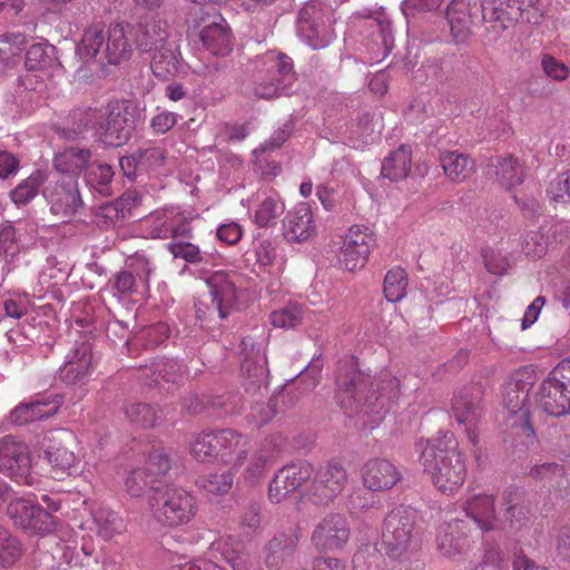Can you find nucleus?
<instances>
[{"label": "nucleus", "instance_id": "774afa93", "mask_svg": "<svg viewBox=\"0 0 570 570\" xmlns=\"http://www.w3.org/2000/svg\"><path fill=\"white\" fill-rule=\"evenodd\" d=\"M483 259L487 269L494 275H503L510 267L508 257L502 255L500 250L485 249L483 252Z\"/></svg>", "mask_w": 570, "mask_h": 570}, {"label": "nucleus", "instance_id": "6ab92c4d", "mask_svg": "<svg viewBox=\"0 0 570 570\" xmlns=\"http://www.w3.org/2000/svg\"><path fill=\"white\" fill-rule=\"evenodd\" d=\"M351 538V528L345 515L326 514L314 528L311 542L318 551L342 550Z\"/></svg>", "mask_w": 570, "mask_h": 570}, {"label": "nucleus", "instance_id": "7ed1b4c3", "mask_svg": "<svg viewBox=\"0 0 570 570\" xmlns=\"http://www.w3.org/2000/svg\"><path fill=\"white\" fill-rule=\"evenodd\" d=\"M132 30L122 23L106 27L101 22L90 24L77 47V53L85 62L97 60L101 63H119L130 57L132 45L128 33Z\"/></svg>", "mask_w": 570, "mask_h": 570}, {"label": "nucleus", "instance_id": "4c0bfd02", "mask_svg": "<svg viewBox=\"0 0 570 570\" xmlns=\"http://www.w3.org/2000/svg\"><path fill=\"white\" fill-rule=\"evenodd\" d=\"M286 443L282 434H273L268 436L261 450L253 456L249 465L245 470V479L252 483L259 480L266 469V465L274 460L276 454L284 448Z\"/></svg>", "mask_w": 570, "mask_h": 570}, {"label": "nucleus", "instance_id": "4be33fe9", "mask_svg": "<svg viewBox=\"0 0 570 570\" xmlns=\"http://www.w3.org/2000/svg\"><path fill=\"white\" fill-rule=\"evenodd\" d=\"M446 18L456 42L465 41L473 26L481 22H493L490 17H484L483 3L481 4V14H479V7L474 4L472 8L469 0H452L448 6Z\"/></svg>", "mask_w": 570, "mask_h": 570}, {"label": "nucleus", "instance_id": "ddd939ff", "mask_svg": "<svg viewBox=\"0 0 570 570\" xmlns=\"http://www.w3.org/2000/svg\"><path fill=\"white\" fill-rule=\"evenodd\" d=\"M484 17H490L499 32L512 21L537 23L542 16L540 0H489L483 1Z\"/></svg>", "mask_w": 570, "mask_h": 570}, {"label": "nucleus", "instance_id": "1a4fd4ad", "mask_svg": "<svg viewBox=\"0 0 570 570\" xmlns=\"http://www.w3.org/2000/svg\"><path fill=\"white\" fill-rule=\"evenodd\" d=\"M376 246V235L367 226L352 225L342 236L336 263L343 271L355 273L363 269Z\"/></svg>", "mask_w": 570, "mask_h": 570}, {"label": "nucleus", "instance_id": "c756f323", "mask_svg": "<svg viewBox=\"0 0 570 570\" xmlns=\"http://www.w3.org/2000/svg\"><path fill=\"white\" fill-rule=\"evenodd\" d=\"M51 444L45 450V456L50 464V472L53 479H62L65 475H71L77 470L78 459L68 444L72 442V436L68 433L63 438H52Z\"/></svg>", "mask_w": 570, "mask_h": 570}, {"label": "nucleus", "instance_id": "393cba45", "mask_svg": "<svg viewBox=\"0 0 570 570\" xmlns=\"http://www.w3.org/2000/svg\"><path fill=\"white\" fill-rule=\"evenodd\" d=\"M465 528V523L458 519L440 525L435 544L442 557L452 559L470 550L471 540Z\"/></svg>", "mask_w": 570, "mask_h": 570}, {"label": "nucleus", "instance_id": "c03bdc74", "mask_svg": "<svg viewBox=\"0 0 570 570\" xmlns=\"http://www.w3.org/2000/svg\"><path fill=\"white\" fill-rule=\"evenodd\" d=\"M193 456L203 462L219 461L220 430L199 433L190 445Z\"/></svg>", "mask_w": 570, "mask_h": 570}, {"label": "nucleus", "instance_id": "c85d7f7f", "mask_svg": "<svg viewBox=\"0 0 570 570\" xmlns=\"http://www.w3.org/2000/svg\"><path fill=\"white\" fill-rule=\"evenodd\" d=\"M252 443L248 435L234 430H220L219 462L238 470L248 459Z\"/></svg>", "mask_w": 570, "mask_h": 570}, {"label": "nucleus", "instance_id": "0eeeda50", "mask_svg": "<svg viewBox=\"0 0 570 570\" xmlns=\"http://www.w3.org/2000/svg\"><path fill=\"white\" fill-rule=\"evenodd\" d=\"M334 22L332 3L311 0L299 10L297 18L298 37L311 48L323 49L335 38Z\"/></svg>", "mask_w": 570, "mask_h": 570}, {"label": "nucleus", "instance_id": "3c124183", "mask_svg": "<svg viewBox=\"0 0 570 570\" xmlns=\"http://www.w3.org/2000/svg\"><path fill=\"white\" fill-rule=\"evenodd\" d=\"M86 173L87 184L96 189L99 194H109V184L114 176L111 166L107 164H89Z\"/></svg>", "mask_w": 570, "mask_h": 570}, {"label": "nucleus", "instance_id": "6e6d98bb", "mask_svg": "<svg viewBox=\"0 0 570 570\" xmlns=\"http://www.w3.org/2000/svg\"><path fill=\"white\" fill-rule=\"evenodd\" d=\"M125 414L132 424L141 428H153L158 420L156 411L146 403L129 404L125 409Z\"/></svg>", "mask_w": 570, "mask_h": 570}, {"label": "nucleus", "instance_id": "bf43d9fd", "mask_svg": "<svg viewBox=\"0 0 570 570\" xmlns=\"http://www.w3.org/2000/svg\"><path fill=\"white\" fill-rule=\"evenodd\" d=\"M234 482V473L228 470L222 473H210L199 480L200 487L213 494L227 493Z\"/></svg>", "mask_w": 570, "mask_h": 570}, {"label": "nucleus", "instance_id": "39448f33", "mask_svg": "<svg viewBox=\"0 0 570 570\" xmlns=\"http://www.w3.org/2000/svg\"><path fill=\"white\" fill-rule=\"evenodd\" d=\"M148 507L156 522L165 527L189 523L197 513L196 498L181 488L163 487L148 497Z\"/></svg>", "mask_w": 570, "mask_h": 570}, {"label": "nucleus", "instance_id": "dca6fc26", "mask_svg": "<svg viewBox=\"0 0 570 570\" xmlns=\"http://www.w3.org/2000/svg\"><path fill=\"white\" fill-rule=\"evenodd\" d=\"M190 219L178 207L156 210L144 217L138 224V232L144 238L166 239L176 236H187L189 228L186 222Z\"/></svg>", "mask_w": 570, "mask_h": 570}, {"label": "nucleus", "instance_id": "09e8293b", "mask_svg": "<svg viewBox=\"0 0 570 570\" xmlns=\"http://www.w3.org/2000/svg\"><path fill=\"white\" fill-rule=\"evenodd\" d=\"M407 285L409 279L404 268L395 266L389 269L383 284V292L386 299L391 303L402 301L406 295Z\"/></svg>", "mask_w": 570, "mask_h": 570}, {"label": "nucleus", "instance_id": "a211bd4d", "mask_svg": "<svg viewBox=\"0 0 570 570\" xmlns=\"http://www.w3.org/2000/svg\"><path fill=\"white\" fill-rule=\"evenodd\" d=\"M8 514L17 527L33 534L46 535L55 530V518L31 500H12L8 507Z\"/></svg>", "mask_w": 570, "mask_h": 570}, {"label": "nucleus", "instance_id": "8fccbe9b", "mask_svg": "<svg viewBox=\"0 0 570 570\" xmlns=\"http://www.w3.org/2000/svg\"><path fill=\"white\" fill-rule=\"evenodd\" d=\"M53 50V47L43 42H37L30 46L26 52L24 65L27 69L43 71L50 67L55 61Z\"/></svg>", "mask_w": 570, "mask_h": 570}, {"label": "nucleus", "instance_id": "e433bc0d", "mask_svg": "<svg viewBox=\"0 0 570 570\" xmlns=\"http://www.w3.org/2000/svg\"><path fill=\"white\" fill-rule=\"evenodd\" d=\"M489 174L505 189H511L523 181L524 168L514 156L494 157L489 164Z\"/></svg>", "mask_w": 570, "mask_h": 570}, {"label": "nucleus", "instance_id": "a18cd8bd", "mask_svg": "<svg viewBox=\"0 0 570 570\" xmlns=\"http://www.w3.org/2000/svg\"><path fill=\"white\" fill-rule=\"evenodd\" d=\"M98 534L104 540H110L125 529L124 520L112 510L100 507L92 513Z\"/></svg>", "mask_w": 570, "mask_h": 570}, {"label": "nucleus", "instance_id": "680f3d73", "mask_svg": "<svg viewBox=\"0 0 570 570\" xmlns=\"http://www.w3.org/2000/svg\"><path fill=\"white\" fill-rule=\"evenodd\" d=\"M137 163L141 171H158L165 164V151L156 146L138 150Z\"/></svg>", "mask_w": 570, "mask_h": 570}, {"label": "nucleus", "instance_id": "cd10ccee", "mask_svg": "<svg viewBox=\"0 0 570 570\" xmlns=\"http://www.w3.org/2000/svg\"><path fill=\"white\" fill-rule=\"evenodd\" d=\"M361 475L364 485L372 491L390 490L401 479L400 471L391 461L379 458L366 461Z\"/></svg>", "mask_w": 570, "mask_h": 570}, {"label": "nucleus", "instance_id": "72a5a7b5", "mask_svg": "<svg viewBox=\"0 0 570 570\" xmlns=\"http://www.w3.org/2000/svg\"><path fill=\"white\" fill-rule=\"evenodd\" d=\"M463 510L482 532L494 530L497 514L492 495L473 494L464 502Z\"/></svg>", "mask_w": 570, "mask_h": 570}, {"label": "nucleus", "instance_id": "473e14b6", "mask_svg": "<svg viewBox=\"0 0 570 570\" xmlns=\"http://www.w3.org/2000/svg\"><path fill=\"white\" fill-rule=\"evenodd\" d=\"M285 204L276 193H257L250 207L252 219L261 228L276 225Z\"/></svg>", "mask_w": 570, "mask_h": 570}, {"label": "nucleus", "instance_id": "423d86ee", "mask_svg": "<svg viewBox=\"0 0 570 570\" xmlns=\"http://www.w3.org/2000/svg\"><path fill=\"white\" fill-rule=\"evenodd\" d=\"M188 35L198 39L202 46L214 56H226L232 51L233 37L225 19L216 11L203 8L190 12L187 20Z\"/></svg>", "mask_w": 570, "mask_h": 570}, {"label": "nucleus", "instance_id": "4468645a", "mask_svg": "<svg viewBox=\"0 0 570 570\" xmlns=\"http://www.w3.org/2000/svg\"><path fill=\"white\" fill-rule=\"evenodd\" d=\"M570 358H562L546 379L539 391V405L549 415L561 416L570 413L567 383L570 379Z\"/></svg>", "mask_w": 570, "mask_h": 570}, {"label": "nucleus", "instance_id": "5fc2aeb1", "mask_svg": "<svg viewBox=\"0 0 570 570\" xmlns=\"http://www.w3.org/2000/svg\"><path fill=\"white\" fill-rule=\"evenodd\" d=\"M43 181L45 176L41 171L31 174L11 191V199L16 204H26L30 202L36 197L38 189Z\"/></svg>", "mask_w": 570, "mask_h": 570}, {"label": "nucleus", "instance_id": "20e7f679", "mask_svg": "<svg viewBox=\"0 0 570 570\" xmlns=\"http://www.w3.org/2000/svg\"><path fill=\"white\" fill-rule=\"evenodd\" d=\"M254 92L265 99L287 94L295 78L291 59L277 51H267L252 62Z\"/></svg>", "mask_w": 570, "mask_h": 570}, {"label": "nucleus", "instance_id": "052dcab7", "mask_svg": "<svg viewBox=\"0 0 570 570\" xmlns=\"http://www.w3.org/2000/svg\"><path fill=\"white\" fill-rule=\"evenodd\" d=\"M268 334L264 328H256L254 333L245 336L240 343V353L244 356H261L266 354Z\"/></svg>", "mask_w": 570, "mask_h": 570}, {"label": "nucleus", "instance_id": "0e129e2a", "mask_svg": "<svg viewBox=\"0 0 570 570\" xmlns=\"http://www.w3.org/2000/svg\"><path fill=\"white\" fill-rule=\"evenodd\" d=\"M2 305L7 317L19 320L28 313L30 299L26 294L12 293L4 297Z\"/></svg>", "mask_w": 570, "mask_h": 570}, {"label": "nucleus", "instance_id": "864d4df0", "mask_svg": "<svg viewBox=\"0 0 570 570\" xmlns=\"http://www.w3.org/2000/svg\"><path fill=\"white\" fill-rule=\"evenodd\" d=\"M91 358H70L59 370V377L67 384L80 382L89 375Z\"/></svg>", "mask_w": 570, "mask_h": 570}, {"label": "nucleus", "instance_id": "c9c22d12", "mask_svg": "<svg viewBox=\"0 0 570 570\" xmlns=\"http://www.w3.org/2000/svg\"><path fill=\"white\" fill-rule=\"evenodd\" d=\"M150 68L157 78L167 79L183 70L180 52L176 40L166 42L154 49Z\"/></svg>", "mask_w": 570, "mask_h": 570}, {"label": "nucleus", "instance_id": "603ef678", "mask_svg": "<svg viewBox=\"0 0 570 570\" xmlns=\"http://www.w3.org/2000/svg\"><path fill=\"white\" fill-rule=\"evenodd\" d=\"M175 258H181L190 264L208 263L213 255L202 252L198 246L187 242H174L167 245Z\"/></svg>", "mask_w": 570, "mask_h": 570}, {"label": "nucleus", "instance_id": "49530a36", "mask_svg": "<svg viewBox=\"0 0 570 570\" xmlns=\"http://www.w3.org/2000/svg\"><path fill=\"white\" fill-rule=\"evenodd\" d=\"M253 254L258 272H267L273 276H278L283 272V264L276 262V248L269 240L257 242L254 245Z\"/></svg>", "mask_w": 570, "mask_h": 570}, {"label": "nucleus", "instance_id": "b1692460", "mask_svg": "<svg viewBox=\"0 0 570 570\" xmlns=\"http://www.w3.org/2000/svg\"><path fill=\"white\" fill-rule=\"evenodd\" d=\"M533 373L528 368H521L512 373L504 382L502 390V403L504 407L520 420L528 417L524 409L530 390L533 385Z\"/></svg>", "mask_w": 570, "mask_h": 570}, {"label": "nucleus", "instance_id": "4d7b16f0", "mask_svg": "<svg viewBox=\"0 0 570 570\" xmlns=\"http://www.w3.org/2000/svg\"><path fill=\"white\" fill-rule=\"evenodd\" d=\"M302 318L303 312L297 304H288L269 315L271 324L278 328H293L302 322Z\"/></svg>", "mask_w": 570, "mask_h": 570}, {"label": "nucleus", "instance_id": "2eb2a0df", "mask_svg": "<svg viewBox=\"0 0 570 570\" xmlns=\"http://www.w3.org/2000/svg\"><path fill=\"white\" fill-rule=\"evenodd\" d=\"M360 26L364 29L363 46L368 53V62L375 63L386 58L393 49L394 37L385 11L382 9L375 17H363Z\"/></svg>", "mask_w": 570, "mask_h": 570}, {"label": "nucleus", "instance_id": "338daca9", "mask_svg": "<svg viewBox=\"0 0 570 570\" xmlns=\"http://www.w3.org/2000/svg\"><path fill=\"white\" fill-rule=\"evenodd\" d=\"M548 250L547 237L541 232H530L527 234L522 252L531 258H540Z\"/></svg>", "mask_w": 570, "mask_h": 570}, {"label": "nucleus", "instance_id": "e2e57ef3", "mask_svg": "<svg viewBox=\"0 0 570 570\" xmlns=\"http://www.w3.org/2000/svg\"><path fill=\"white\" fill-rule=\"evenodd\" d=\"M547 194L554 203H570V171L553 178L548 186Z\"/></svg>", "mask_w": 570, "mask_h": 570}, {"label": "nucleus", "instance_id": "9d476101", "mask_svg": "<svg viewBox=\"0 0 570 570\" xmlns=\"http://www.w3.org/2000/svg\"><path fill=\"white\" fill-rule=\"evenodd\" d=\"M415 523L416 511L410 507L400 505L387 514L382 540L391 558H400L415 546Z\"/></svg>", "mask_w": 570, "mask_h": 570}, {"label": "nucleus", "instance_id": "aec40b11", "mask_svg": "<svg viewBox=\"0 0 570 570\" xmlns=\"http://www.w3.org/2000/svg\"><path fill=\"white\" fill-rule=\"evenodd\" d=\"M380 127L379 119L370 125L368 120L352 124L345 115H327L324 122V134L332 141H341L353 148H360L365 137Z\"/></svg>", "mask_w": 570, "mask_h": 570}, {"label": "nucleus", "instance_id": "de8ad7c7", "mask_svg": "<svg viewBox=\"0 0 570 570\" xmlns=\"http://www.w3.org/2000/svg\"><path fill=\"white\" fill-rule=\"evenodd\" d=\"M24 553L22 542L8 529L0 525V566L10 568L16 564Z\"/></svg>", "mask_w": 570, "mask_h": 570}, {"label": "nucleus", "instance_id": "f3484780", "mask_svg": "<svg viewBox=\"0 0 570 570\" xmlns=\"http://www.w3.org/2000/svg\"><path fill=\"white\" fill-rule=\"evenodd\" d=\"M31 460L28 446L11 436L0 439V473L33 485L36 478L30 473Z\"/></svg>", "mask_w": 570, "mask_h": 570}, {"label": "nucleus", "instance_id": "13d9d810", "mask_svg": "<svg viewBox=\"0 0 570 570\" xmlns=\"http://www.w3.org/2000/svg\"><path fill=\"white\" fill-rule=\"evenodd\" d=\"M26 45L22 35L0 37V70L9 66L20 55Z\"/></svg>", "mask_w": 570, "mask_h": 570}, {"label": "nucleus", "instance_id": "79ce46f5", "mask_svg": "<svg viewBox=\"0 0 570 570\" xmlns=\"http://www.w3.org/2000/svg\"><path fill=\"white\" fill-rule=\"evenodd\" d=\"M443 171L453 181L466 179L474 169V161L464 154L445 151L440 155Z\"/></svg>", "mask_w": 570, "mask_h": 570}, {"label": "nucleus", "instance_id": "37998d69", "mask_svg": "<svg viewBox=\"0 0 570 570\" xmlns=\"http://www.w3.org/2000/svg\"><path fill=\"white\" fill-rule=\"evenodd\" d=\"M411 147L401 145L384 159L382 164V175L390 180L405 178L411 170Z\"/></svg>", "mask_w": 570, "mask_h": 570}, {"label": "nucleus", "instance_id": "ea45409f", "mask_svg": "<svg viewBox=\"0 0 570 570\" xmlns=\"http://www.w3.org/2000/svg\"><path fill=\"white\" fill-rule=\"evenodd\" d=\"M136 45L142 51H153L157 49L159 46L165 45L166 42L173 41L169 39V33L167 31V23L159 19H154L147 23H140L136 27Z\"/></svg>", "mask_w": 570, "mask_h": 570}, {"label": "nucleus", "instance_id": "2f4dec72", "mask_svg": "<svg viewBox=\"0 0 570 570\" xmlns=\"http://www.w3.org/2000/svg\"><path fill=\"white\" fill-rule=\"evenodd\" d=\"M62 404L61 395L37 397L29 403L17 405L10 413V420L17 425H24L33 421L48 419L55 415Z\"/></svg>", "mask_w": 570, "mask_h": 570}, {"label": "nucleus", "instance_id": "f704fd0d", "mask_svg": "<svg viewBox=\"0 0 570 570\" xmlns=\"http://www.w3.org/2000/svg\"><path fill=\"white\" fill-rule=\"evenodd\" d=\"M298 533H281L275 535L265 548V563L269 570H281L287 564L296 550Z\"/></svg>", "mask_w": 570, "mask_h": 570}, {"label": "nucleus", "instance_id": "69168bd1", "mask_svg": "<svg viewBox=\"0 0 570 570\" xmlns=\"http://www.w3.org/2000/svg\"><path fill=\"white\" fill-rule=\"evenodd\" d=\"M540 62L544 75L551 80L561 82L567 80L570 76V68L551 55H542Z\"/></svg>", "mask_w": 570, "mask_h": 570}, {"label": "nucleus", "instance_id": "bb28decb", "mask_svg": "<svg viewBox=\"0 0 570 570\" xmlns=\"http://www.w3.org/2000/svg\"><path fill=\"white\" fill-rule=\"evenodd\" d=\"M311 473L312 465L307 462L282 468L269 484V499L276 503L283 501L288 493L298 489L311 476Z\"/></svg>", "mask_w": 570, "mask_h": 570}, {"label": "nucleus", "instance_id": "9b49d317", "mask_svg": "<svg viewBox=\"0 0 570 570\" xmlns=\"http://www.w3.org/2000/svg\"><path fill=\"white\" fill-rule=\"evenodd\" d=\"M170 468L169 459L161 448H153L144 451L142 459L134 466L124 480L126 492L132 498H139L153 491L159 475L165 474Z\"/></svg>", "mask_w": 570, "mask_h": 570}, {"label": "nucleus", "instance_id": "7c9ffc66", "mask_svg": "<svg viewBox=\"0 0 570 570\" xmlns=\"http://www.w3.org/2000/svg\"><path fill=\"white\" fill-rule=\"evenodd\" d=\"M202 278L209 287L219 318H225L237 298L236 286L232 276L224 271H216L212 274L203 272Z\"/></svg>", "mask_w": 570, "mask_h": 570}, {"label": "nucleus", "instance_id": "5701e85b", "mask_svg": "<svg viewBox=\"0 0 570 570\" xmlns=\"http://www.w3.org/2000/svg\"><path fill=\"white\" fill-rule=\"evenodd\" d=\"M43 196L50 204L52 214L62 219L71 217L82 204L77 180L72 177L57 179L53 185L50 181L43 190Z\"/></svg>", "mask_w": 570, "mask_h": 570}, {"label": "nucleus", "instance_id": "f8f14e48", "mask_svg": "<svg viewBox=\"0 0 570 570\" xmlns=\"http://www.w3.org/2000/svg\"><path fill=\"white\" fill-rule=\"evenodd\" d=\"M481 399L480 386H464L454 394L451 405L453 417L463 428L468 441L473 448H478L480 442V423L483 415Z\"/></svg>", "mask_w": 570, "mask_h": 570}, {"label": "nucleus", "instance_id": "6e6552de", "mask_svg": "<svg viewBox=\"0 0 570 570\" xmlns=\"http://www.w3.org/2000/svg\"><path fill=\"white\" fill-rule=\"evenodd\" d=\"M83 122L104 144L109 146L125 144L130 137L132 127L127 111L118 102L108 104L99 109H89L85 114Z\"/></svg>", "mask_w": 570, "mask_h": 570}, {"label": "nucleus", "instance_id": "412c9836", "mask_svg": "<svg viewBox=\"0 0 570 570\" xmlns=\"http://www.w3.org/2000/svg\"><path fill=\"white\" fill-rule=\"evenodd\" d=\"M346 482L345 468L337 462H330L316 472L309 487V495L316 504H327L343 491Z\"/></svg>", "mask_w": 570, "mask_h": 570}, {"label": "nucleus", "instance_id": "58836bf2", "mask_svg": "<svg viewBox=\"0 0 570 570\" xmlns=\"http://www.w3.org/2000/svg\"><path fill=\"white\" fill-rule=\"evenodd\" d=\"M137 198L135 193H125L111 203L100 205L96 210V224L102 228H109L117 222L130 215Z\"/></svg>", "mask_w": 570, "mask_h": 570}, {"label": "nucleus", "instance_id": "a878e982", "mask_svg": "<svg viewBox=\"0 0 570 570\" xmlns=\"http://www.w3.org/2000/svg\"><path fill=\"white\" fill-rule=\"evenodd\" d=\"M284 237L288 243H303L316 236L317 227L308 204L299 203L283 220Z\"/></svg>", "mask_w": 570, "mask_h": 570}, {"label": "nucleus", "instance_id": "f03ea898", "mask_svg": "<svg viewBox=\"0 0 570 570\" xmlns=\"http://www.w3.org/2000/svg\"><path fill=\"white\" fill-rule=\"evenodd\" d=\"M420 463L434 487L444 494L455 493L465 482L466 464L452 433L416 443Z\"/></svg>", "mask_w": 570, "mask_h": 570}, {"label": "nucleus", "instance_id": "f257e3e1", "mask_svg": "<svg viewBox=\"0 0 570 570\" xmlns=\"http://www.w3.org/2000/svg\"><path fill=\"white\" fill-rule=\"evenodd\" d=\"M336 400L356 429L372 431L383 421L400 394V382L390 374L372 379L348 362L336 376Z\"/></svg>", "mask_w": 570, "mask_h": 570}, {"label": "nucleus", "instance_id": "a19ab883", "mask_svg": "<svg viewBox=\"0 0 570 570\" xmlns=\"http://www.w3.org/2000/svg\"><path fill=\"white\" fill-rule=\"evenodd\" d=\"M90 159L89 149L69 147L56 155L53 164L57 171L70 175L69 177L76 179L75 177L89 166Z\"/></svg>", "mask_w": 570, "mask_h": 570}]
</instances>
